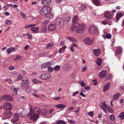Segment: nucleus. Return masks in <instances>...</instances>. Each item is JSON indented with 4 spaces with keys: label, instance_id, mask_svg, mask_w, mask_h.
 <instances>
[{
    "label": "nucleus",
    "instance_id": "obj_55",
    "mask_svg": "<svg viewBox=\"0 0 124 124\" xmlns=\"http://www.w3.org/2000/svg\"><path fill=\"white\" fill-rule=\"evenodd\" d=\"M88 114L91 117H93V113L92 112H90L88 113Z\"/></svg>",
    "mask_w": 124,
    "mask_h": 124
},
{
    "label": "nucleus",
    "instance_id": "obj_17",
    "mask_svg": "<svg viewBox=\"0 0 124 124\" xmlns=\"http://www.w3.org/2000/svg\"><path fill=\"white\" fill-rule=\"evenodd\" d=\"M49 21H45L42 24V26L43 27L42 29L44 31H45L46 30V25L48 23Z\"/></svg>",
    "mask_w": 124,
    "mask_h": 124
},
{
    "label": "nucleus",
    "instance_id": "obj_10",
    "mask_svg": "<svg viewBox=\"0 0 124 124\" xmlns=\"http://www.w3.org/2000/svg\"><path fill=\"white\" fill-rule=\"evenodd\" d=\"M84 41L85 43L87 44H91L93 42V40L89 37H87L84 40Z\"/></svg>",
    "mask_w": 124,
    "mask_h": 124
},
{
    "label": "nucleus",
    "instance_id": "obj_52",
    "mask_svg": "<svg viewBox=\"0 0 124 124\" xmlns=\"http://www.w3.org/2000/svg\"><path fill=\"white\" fill-rule=\"evenodd\" d=\"M75 121L74 120H68V122L71 124H74L75 123Z\"/></svg>",
    "mask_w": 124,
    "mask_h": 124
},
{
    "label": "nucleus",
    "instance_id": "obj_62",
    "mask_svg": "<svg viewBox=\"0 0 124 124\" xmlns=\"http://www.w3.org/2000/svg\"><path fill=\"white\" fill-rule=\"evenodd\" d=\"M61 99V97H56L54 98V99L55 100H58L60 99Z\"/></svg>",
    "mask_w": 124,
    "mask_h": 124
},
{
    "label": "nucleus",
    "instance_id": "obj_40",
    "mask_svg": "<svg viewBox=\"0 0 124 124\" xmlns=\"http://www.w3.org/2000/svg\"><path fill=\"white\" fill-rule=\"evenodd\" d=\"M108 110L109 112L111 113H113L114 112V111L112 108H110V107H109L108 108Z\"/></svg>",
    "mask_w": 124,
    "mask_h": 124
},
{
    "label": "nucleus",
    "instance_id": "obj_59",
    "mask_svg": "<svg viewBox=\"0 0 124 124\" xmlns=\"http://www.w3.org/2000/svg\"><path fill=\"white\" fill-rule=\"evenodd\" d=\"M20 14L22 17L24 19L25 17V15L23 12H21Z\"/></svg>",
    "mask_w": 124,
    "mask_h": 124
},
{
    "label": "nucleus",
    "instance_id": "obj_46",
    "mask_svg": "<svg viewBox=\"0 0 124 124\" xmlns=\"http://www.w3.org/2000/svg\"><path fill=\"white\" fill-rule=\"evenodd\" d=\"M112 78V75L110 74H108L106 77V79L108 80Z\"/></svg>",
    "mask_w": 124,
    "mask_h": 124
},
{
    "label": "nucleus",
    "instance_id": "obj_58",
    "mask_svg": "<svg viewBox=\"0 0 124 124\" xmlns=\"http://www.w3.org/2000/svg\"><path fill=\"white\" fill-rule=\"evenodd\" d=\"M32 81L35 84L37 83L38 80L36 79H32Z\"/></svg>",
    "mask_w": 124,
    "mask_h": 124
},
{
    "label": "nucleus",
    "instance_id": "obj_18",
    "mask_svg": "<svg viewBox=\"0 0 124 124\" xmlns=\"http://www.w3.org/2000/svg\"><path fill=\"white\" fill-rule=\"evenodd\" d=\"M48 29L49 31H54L55 29V25L54 24H50L48 26Z\"/></svg>",
    "mask_w": 124,
    "mask_h": 124
},
{
    "label": "nucleus",
    "instance_id": "obj_16",
    "mask_svg": "<svg viewBox=\"0 0 124 124\" xmlns=\"http://www.w3.org/2000/svg\"><path fill=\"white\" fill-rule=\"evenodd\" d=\"M107 71L103 70L99 73L100 77L101 78L105 77Z\"/></svg>",
    "mask_w": 124,
    "mask_h": 124
},
{
    "label": "nucleus",
    "instance_id": "obj_50",
    "mask_svg": "<svg viewBox=\"0 0 124 124\" xmlns=\"http://www.w3.org/2000/svg\"><path fill=\"white\" fill-rule=\"evenodd\" d=\"M48 71L49 72H52L53 70V69L52 67H49L47 69Z\"/></svg>",
    "mask_w": 124,
    "mask_h": 124
},
{
    "label": "nucleus",
    "instance_id": "obj_35",
    "mask_svg": "<svg viewBox=\"0 0 124 124\" xmlns=\"http://www.w3.org/2000/svg\"><path fill=\"white\" fill-rule=\"evenodd\" d=\"M66 48V47L65 46H63L62 48H60L58 50L60 53H62L63 52L64 50Z\"/></svg>",
    "mask_w": 124,
    "mask_h": 124
},
{
    "label": "nucleus",
    "instance_id": "obj_56",
    "mask_svg": "<svg viewBox=\"0 0 124 124\" xmlns=\"http://www.w3.org/2000/svg\"><path fill=\"white\" fill-rule=\"evenodd\" d=\"M79 93V92L78 91H76V92H74L73 94L72 95L74 96H75L76 95L78 94Z\"/></svg>",
    "mask_w": 124,
    "mask_h": 124
},
{
    "label": "nucleus",
    "instance_id": "obj_47",
    "mask_svg": "<svg viewBox=\"0 0 124 124\" xmlns=\"http://www.w3.org/2000/svg\"><path fill=\"white\" fill-rule=\"evenodd\" d=\"M54 109H49L48 111L49 114H53V111Z\"/></svg>",
    "mask_w": 124,
    "mask_h": 124
},
{
    "label": "nucleus",
    "instance_id": "obj_7",
    "mask_svg": "<svg viewBox=\"0 0 124 124\" xmlns=\"http://www.w3.org/2000/svg\"><path fill=\"white\" fill-rule=\"evenodd\" d=\"M1 99L7 101H11L13 100L12 97L8 95H2L1 96Z\"/></svg>",
    "mask_w": 124,
    "mask_h": 124
},
{
    "label": "nucleus",
    "instance_id": "obj_39",
    "mask_svg": "<svg viewBox=\"0 0 124 124\" xmlns=\"http://www.w3.org/2000/svg\"><path fill=\"white\" fill-rule=\"evenodd\" d=\"M60 66L59 65H56L55 67L54 68V70L55 71H58L60 70Z\"/></svg>",
    "mask_w": 124,
    "mask_h": 124
},
{
    "label": "nucleus",
    "instance_id": "obj_22",
    "mask_svg": "<svg viewBox=\"0 0 124 124\" xmlns=\"http://www.w3.org/2000/svg\"><path fill=\"white\" fill-rule=\"evenodd\" d=\"M96 62L98 65L100 66L102 62V59L100 58H98L96 60Z\"/></svg>",
    "mask_w": 124,
    "mask_h": 124
},
{
    "label": "nucleus",
    "instance_id": "obj_53",
    "mask_svg": "<svg viewBox=\"0 0 124 124\" xmlns=\"http://www.w3.org/2000/svg\"><path fill=\"white\" fill-rule=\"evenodd\" d=\"M106 36H107V38L108 39H110L111 38V35L109 34H106Z\"/></svg>",
    "mask_w": 124,
    "mask_h": 124
},
{
    "label": "nucleus",
    "instance_id": "obj_54",
    "mask_svg": "<svg viewBox=\"0 0 124 124\" xmlns=\"http://www.w3.org/2000/svg\"><path fill=\"white\" fill-rule=\"evenodd\" d=\"M110 118L112 121H114L115 119V117L113 115H111L110 116Z\"/></svg>",
    "mask_w": 124,
    "mask_h": 124
},
{
    "label": "nucleus",
    "instance_id": "obj_33",
    "mask_svg": "<svg viewBox=\"0 0 124 124\" xmlns=\"http://www.w3.org/2000/svg\"><path fill=\"white\" fill-rule=\"evenodd\" d=\"M11 89L14 92L16 93H17V92L18 89L17 88H15L14 87H12L11 88Z\"/></svg>",
    "mask_w": 124,
    "mask_h": 124
},
{
    "label": "nucleus",
    "instance_id": "obj_36",
    "mask_svg": "<svg viewBox=\"0 0 124 124\" xmlns=\"http://www.w3.org/2000/svg\"><path fill=\"white\" fill-rule=\"evenodd\" d=\"M119 116L121 119H124V113L123 112H122L119 114Z\"/></svg>",
    "mask_w": 124,
    "mask_h": 124
},
{
    "label": "nucleus",
    "instance_id": "obj_57",
    "mask_svg": "<svg viewBox=\"0 0 124 124\" xmlns=\"http://www.w3.org/2000/svg\"><path fill=\"white\" fill-rule=\"evenodd\" d=\"M11 50L10 48H8L6 50V51L8 54H10L11 53Z\"/></svg>",
    "mask_w": 124,
    "mask_h": 124
},
{
    "label": "nucleus",
    "instance_id": "obj_28",
    "mask_svg": "<svg viewBox=\"0 0 124 124\" xmlns=\"http://www.w3.org/2000/svg\"><path fill=\"white\" fill-rule=\"evenodd\" d=\"M51 64L52 63L48 62L44 64L43 66H45V67H49L50 66H51Z\"/></svg>",
    "mask_w": 124,
    "mask_h": 124
},
{
    "label": "nucleus",
    "instance_id": "obj_49",
    "mask_svg": "<svg viewBox=\"0 0 124 124\" xmlns=\"http://www.w3.org/2000/svg\"><path fill=\"white\" fill-rule=\"evenodd\" d=\"M35 25H36L35 24H30L29 25H26V26L25 27V28H29V27H32L33 26H35Z\"/></svg>",
    "mask_w": 124,
    "mask_h": 124
},
{
    "label": "nucleus",
    "instance_id": "obj_2",
    "mask_svg": "<svg viewBox=\"0 0 124 124\" xmlns=\"http://www.w3.org/2000/svg\"><path fill=\"white\" fill-rule=\"evenodd\" d=\"M40 111V109L39 108H35L33 114L31 116L30 119L33 121L36 120L39 117V115Z\"/></svg>",
    "mask_w": 124,
    "mask_h": 124
},
{
    "label": "nucleus",
    "instance_id": "obj_14",
    "mask_svg": "<svg viewBox=\"0 0 124 124\" xmlns=\"http://www.w3.org/2000/svg\"><path fill=\"white\" fill-rule=\"evenodd\" d=\"M110 83L109 82L106 83L103 87V91L105 92L108 90L110 87Z\"/></svg>",
    "mask_w": 124,
    "mask_h": 124
},
{
    "label": "nucleus",
    "instance_id": "obj_34",
    "mask_svg": "<svg viewBox=\"0 0 124 124\" xmlns=\"http://www.w3.org/2000/svg\"><path fill=\"white\" fill-rule=\"evenodd\" d=\"M65 122L62 120H59L57 122L54 124H66Z\"/></svg>",
    "mask_w": 124,
    "mask_h": 124
},
{
    "label": "nucleus",
    "instance_id": "obj_60",
    "mask_svg": "<svg viewBox=\"0 0 124 124\" xmlns=\"http://www.w3.org/2000/svg\"><path fill=\"white\" fill-rule=\"evenodd\" d=\"M87 69V68L86 67V66H85L83 67V70H82V72H84V71H86Z\"/></svg>",
    "mask_w": 124,
    "mask_h": 124
},
{
    "label": "nucleus",
    "instance_id": "obj_61",
    "mask_svg": "<svg viewBox=\"0 0 124 124\" xmlns=\"http://www.w3.org/2000/svg\"><path fill=\"white\" fill-rule=\"evenodd\" d=\"M10 49L11 50V51L13 52L15 51L16 50L15 49V48L13 47H11L10 48Z\"/></svg>",
    "mask_w": 124,
    "mask_h": 124
},
{
    "label": "nucleus",
    "instance_id": "obj_29",
    "mask_svg": "<svg viewBox=\"0 0 124 124\" xmlns=\"http://www.w3.org/2000/svg\"><path fill=\"white\" fill-rule=\"evenodd\" d=\"M120 96V94L117 93H116L113 96V98L114 100H116L117 99L118 97Z\"/></svg>",
    "mask_w": 124,
    "mask_h": 124
},
{
    "label": "nucleus",
    "instance_id": "obj_13",
    "mask_svg": "<svg viewBox=\"0 0 124 124\" xmlns=\"http://www.w3.org/2000/svg\"><path fill=\"white\" fill-rule=\"evenodd\" d=\"M51 2V0H43L41 1V3L43 6H48Z\"/></svg>",
    "mask_w": 124,
    "mask_h": 124
},
{
    "label": "nucleus",
    "instance_id": "obj_19",
    "mask_svg": "<svg viewBox=\"0 0 124 124\" xmlns=\"http://www.w3.org/2000/svg\"><path fill=\"white\" fill-rule=\"evenodd\" d=\"M122 51V49L121 47H118L116 50L115 53L116 55L117 56L119 55Z\"/></svg>",
    "mask_w": 124,
    "mask_h": 124
},
{
    "label": "nucleus",
    "instance_id": "obj_44",
    "mask_svg": "<svg viewBox=\"0 0 124 124\" xmlns=\"http://www.w3.org/2000/svg\"><path fill=\"white\" fill-rule=\"evenodd\" d=\"M53 46V44L52 42L49 43L46 46L47 47H49Z\"/></svg>",
    "mask_w": 124,
    "mask_h": 124
},
{
    "label": "nucleus",
    "instance_id": "obj_11",
    "mask_svg": "<svg viewBox=\"0 0 124 124\" xmlns=\"http://www.w3.org/2000/svg\"><path fill=\"white\" fill-rule=\"evenodd\" d=\"M19 119V116L17 113H15L13 115V117L11 120L13 124H15V122L17 121Z\"/></svg>",
    "mask_w": 124,
    "mask_h": 124
},
{
    "label": "nucleus",
    "instance_id": "obj_21",
    "mask_svg": "<svg viewBox=\"0 0 124 124\" xmlns=\"http://www.w3.org/2000/svg\"><path fill=\"white\" fill-rule=\"evenodd\" d=\"M94 54L97 56H98L100 54V49H97L93 51Z\"/></svg>",
    "mask_w": 124,
    "mask_h": 124
},
{
    "label": "nucleus",
    "instance_id": "obj_41",
    "mask_svg": "<svg viewBox=\"0 0 124 124\" xmlns=\"http://www.w3.org/2000/svg\"><path fill=\"white\" fill-rule=\"evenodd\" d=\"M5 23L7 25H9L12 23V21L8 19L5 22Z\"/></svg>",
    "mask_w": 124,
    "mask_h": 124
},
{
    "label": "nucleus",
    "instance_id": "obj_51",
    "mask_svg": "<svg viewBox=\"0 0 124 124\" xmlns=\"http://www.w3.org/2000/svg\"><path fill=\"white\" fill-rule=\"evenodd\" d=\"M108 20H105L104 21H102V23L104 25H106L108 24Z\"/></svg>",
    "mask_w": 124,
    "mask_h": 124
},
{
    "label": "nucleus",
    "instance_id": "obj_23",
    "mask_svg": "<svg viewBox=\"0 0 124 124\" xmlns=\"http://www.w3.org/2000/svg\"><path fill=\"white\" fill-rule=\"evenodd\" d=\"M46 17L48 19H50L53 18V15L52 14L51 12L50 11V13H47L46 15Z\"/></svg>",
    "mask_w": 124,
    "mask_h": 124
},
{
    "label": "nucleus",
    "instance_id": "obj_37",
    "mask_svg": "<svg viewBox=\"0 0 124 124\" xmlns=\"http://www.w3.org/2000/svg\"><path fill=\"white\" fill-rule=\"evenodd\" d=\"M27 38L29 39H31V38H32V35L31 34H30V33L28 32L27 33Z\"/></svg>",
    "mask_w": 124,
    "mask_h": 124
},
{
    "label": "nucleus",
    "instance_id": "obj_15",
    "mask_svg": "<svg viewBox=\"0 0 124 124\" xmlns=\"http://www.w3.org/2000/svg\"><path fill=\"white\" fill-rule=\"evenodd\" d=\"M27 115V111L26 110H23L19 114V116L22 117H26Z\"/></svg>",
    "mask_w": 124,
    "mask_h": 124
},
{
    "label": "nucleus",
    "instance_id": "obj_4",
    "mask_svg": "<svg viewBox=\"0 0 124 124\" xmlns=\"http://www.w3.org/2000/svg\"><path fill=\"white\" fill-rule=\"evenodd\" d=\"M50 8L49 6L44 7L40 10V12L41 15H46V14L50 13Z\"/></svg>",
    "mask_w": 124,
    "mask_h": 124
},
{
    "label": "nucleus",
    "instance_id": "obj_12",
    "mask_svg": "<svg viewBox=\"0 0 124 124\" xmlns=\"http://www.w3.org/2000/svg\"><path fill=\"white\" fill-rule=\"evenodd\" d=\"M97 31V29L95 28L94 26H92L90 27L89 30V33L92 34L94 33Z\"/></svg>",
    "mask_w": 124,
    "mask_h": 124
},
{
    "label": "nucleus",
    "instance_id": "obj_20",
    "mask_svg": "<svg viewBox=\"0 0 124 124\" xmlns=\"http://www.w3.org/2000/svg\"><path fill=\"white\" fill-rule=\"evenodd\" d=\"M22 81L24 83L27 84L28 85H29L30 84L29 81L28 80V78L26 77H23L22 78Z\"/></svg>",
    "mask_w": 124,
    "mask_h": 124
},
{
    "label": "nucleus",
    "instance_id": "obj_24",
    "mask_svg": "<svg viewBox=\"0 0 124 124\" xmlns=\"http://www.w3.org/2000/svg\"><path fill=\"white\" fill-rule=\"evenodd\" d=\"M124 14L121 13H117L116 16V19L118 20L119 18L123 16Z\"/></svg>",
    "mask_w": 124,
    "mask_h": 124
},
{
    "label": "nucleus",
    "instance_id": "obj_1",
    "mask_svg": "<svg viewBox=\"0 0 124 124\" xmlns=\"http://www.w3.org/2000/svg\"><path fill=\"white\" fill-rule=\"evenodd\" d=\"M79 19L77 16L74 17L72 20L73 23V27L71 28L72 31L76 32H77L81 33L84 31L85 29V26L83 24L80 25L78 23L76 22Z\"/></svg>",
    "mask_w": 124,
    "mask_h": 124
},
{
    "label": "nucleus",
    "instance_id": "obj_25",
    "mask_svg": "<svg viewBox=\"0 0 124 124\" xmlns=\"http://www.w3.org/2000/svg\"><path fill=\"white\" fill-rule=\"evenodd\" d=\"M39 28L38 27H32L31 28V30L33 32L35 33L37 32L39 30Z\"/></svg>",
    "mask_w": 124,
    "mask_h": 124
},
{
    "label": "nucleus",
    "instance_id": "obj_27",
    "mask_svg": "<svg viewBox=\"0 0 124 124\" xmlns=\"http://www.w3.org/2000/svg\"><path fill=\"white\" fill-rule=\"evenodd\" d=\"M93 2L96 5H100L101 3V1L100 0H93Z\"/></svg>",
    "mask_w": 124,
    "mask_h": 124
},
{
    "label": "nucleus",
    "instance_id": "obj_45",
    "mask_svg": "<svg viewBox=\"0 0 124 124\" xmlns=\"http://www.w3.org/2000/svg\"><path fill=\"white\" fill-rule=\"evenodd\" d=\"M5 81L9 84H11L12 83V81L10 79H6L5 80Z\"/></svg>",
    "mask_w": 124,
    "mask_h": 124
},
{
    "label": "nucleus",
    "instance_id": "obj_42",
    "mask_svg": "<svg viewBox=\"0 0 124 124\" xmlns=\"http://www.w3.org/2000/svg\"><path fill=\"white\" fill-rule=\"evenodd\" d=\"M22 58V57L21 56H18L14 59V61H16L17 60H20Z\"/></svg>",
    "mask_w": 124,
    "mask_h": 124
},
{
    "label": "nucleus",
    "instance_id": "obj_8",
    "mask_svg": "<svg viewBox=\"0 0 124 124\" xmlns=\"http://www.w3.org/2000/svg\"><path fill=\"white\" fill-rule=\"evenodd\" d=\"M3 107L5 109L9 110L12 108V106L9 102L5 103L3 105Z\"/></svg>",
    "mask_w": 124,
    "mask_h": 124
},
{
    "label": "nucleus",
    "instance_id": "obj_6",
    "mask_svg": "<svg viewBox=\"0 0 124 124\" xmlns=\"http://www.w3.org/2000/svg\"><path fill=\"white\" fill-rule=\"evenodd\" d=\"M12 115V113L10 111H6L3 113L4 119L8 118L10 117Z\"/></svg>",
    "mask_w": 124,
    "mask_h": 124
},
{
    "label": "nucleus",
    "instance_id": "obj_32",
    "mask_svg": "<svg viewBox=\"0 0 124 124\" xmlns=\"http://www.w3.org/2000/svg\"><path fill=\"white\" fill-rule=\"evenodd\" d=\"M87 7L86 5H81L79 8V9L80 10H82L84 9Z\"/></svg>",
    "mask_w": 124,
    "mask_h": 124
},
{
    "label": "nucleus",
    "instance_id": "obj_30",
    "mask_svg": "<svg viewBox=\"0 0 124 124\" xmlns=\"http://www.w3.org/2000/svg\"><path fill=\"white\" fill-rule=\"evenodd\" d=\"M68 38L71 41L74 42H78V41L76 39L72 37H68Z\"/></svg>",
    "mask_w": 124,
    "mask_h": 124
},
{
    "label": "nucleus",
    "instance_id": "obj_48",
    "mask_svg": "<svg viewBox=\"0 0 124 124\" xmlns=\"http://www.w3.org/2000/svg\"><path fill=\"white\" fill-rule=\"evenodd\" d=\"M22 76L21 75H18L17 77V79L18 81H19L21 79H22Z\"/></svg>",
    "mask_w": 124,
    "mask_h": 124
},
{
    "label": "nucleus",
    "instance_id": "obj_63",
    "mask_svg": "<svg viewBox=\"0 0 124 124\" xmlns=\"http://www.w3.org/2000/svg\"><path fill=\"white\" fill-rule=\"evenodd\" d=\"M14 69V67L12 66H10L8 68V70H13Z\"/></svg>",
    "mask_w": 124,
    "mask_h": 124
},
{
    "label": "nucleus",
    "instance_id": "obj_31",
    "mask_svg": "<svg viewBox=\"0 0 124 124\" xmlns=\"http://www.w3.org/2000/svg\"><path fill=\"white\" fill-rule=\"evenodd\" d=\"M68 38L71 41L74 42H78V41L76 39L72 37H68Z\"/></svg>",
    "mask_w": 124,
    "mask_h": 124
},
{
    "label": "nucleus",
    "instance_id": "obj_26",
    "mask_svg": "<svg viewBox=\"0 0 124 124\" xmlns=\"http://www.w3.org/2000/svg\"><path fill=\"white\" fill-rule=\"evenodd\" d=\"M65 107L66 106L64 104H59L56 106V107L58 108H62Z\"/></svg>",
    "mask_w": 124,
    "mask_h": 124
},
{
    "label": "nucleus",
    "instance_id": "obj_38",
    "mask_svg": "<svg viewBox=\"0 0 124 124\" xmlns=\"http://www.w3.org/2000/svg\"><path fill=\"white\" fill-rule=\"evenodd\" d=\"M33 109L32 108H31L30 109V112L28 115V116H31L33 114Z\"/></svg>",
    "mask_w": 124,
    "mask_h": 124
},
{
    "label": "nucleus",
    "instance_id": "obj_43",
    "mask_svg": "<svg viewBox=\"0 0 124 124\" xmlns=\"http://www.w3.org/2000/svg\"><path fill=\"white\" fill-rule=\"evenodd\" d=\"M70 17L68 16H67L65 18V20L66 22H68L70 20Z\"/></svg>",
    "mask_w": 124,
    "mask_h": 124
},
{
    "label": "nucleus",
    "instance_id": "obj_5",
    "mask_svg": "<svg viewBox=\"0 0 124 124\" xmlns=\"http://www.w3.org/2000/svg\"><path fill=\"white\" fill-rule=\"evenodd\" d=\"M50 77V75L48 73L43 74L40 76V78L42 80H46L49 78Z\"/></svg>",
    "mask_w": 124,
    "mask_h": 124
},
{
    "label": "nucleus",
    "instance_id": "obj_64",
    "mask_svg": "<svg viewBox=\"0 0 124 124\" xmlns=\"http://www.w3.org/2000/svg\"><path fill=\"white\" fill-rule=\"evenodd\" d=\"M80 95H81L82 96L84 97H85V95L82 92H81L80 93Z\"/></svg>",
    "mask_w": 124,
    "mask_h": 124
},
{
    "label": "nucleus",
    "instance_id": "obj_3",
    "mask_svg": "<svg viewBox=\"0 0 124 124\" xmlns=\"http://www.w3.org/2000/svg\"><path fill=\"white\" fill-rule=\"evenodd\" d=\"M55 22L56 26L58 28H60L63 24L64 20L61 17H58L56 19Z\"/></svg>",
    "mask_w": 124,
    "mask_h": 124
},
{
    "label": "nucleus",
    "instance_id": "obj_9",
    "mask_svg": "<svg viewBox=\"0 0 124 124\" xmlns=\"http://www.w3.org/2000/svg\"><path fill=\"white\" fill-rule=\"evenodd\" d=\"M104 16L105 17L110 19L112 18L113 15L109 11H106L105 13Z\"/></svg>",
    "mask_w": 124,
    "mask_h": 124
}]
</instances>
